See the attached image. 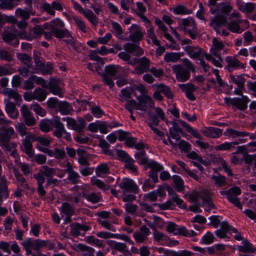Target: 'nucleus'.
<instances>
[{
  "label": "nucleus",
  "instance_id": "obj_2",
  "mask_svg": "<svg viewBox=\"0 0 256 256\" xmlns=\"http://www.w3.org/2000/svg\"><path fill=\"white\" fill-rule=\"evenodd\" d=\"M48 29L50 32H46L43 33L44 38L48 40H51L52 38V34L58 38H70V40H64L67 43H71L73 41L71 34L67 29L64 28V22L60 18H56L52 20L49 24H48Z\"/></svg>",
  "mask_w": 256,
  "mask_h": 256
},
{
  "label": "nucleus",
  "instance_id": "obj_31",
  "mask_svg": "<svg viewBox=\"0 0 256 256\" xmlns=\"http://www.w3.org/2000/svg\"><path fill=\"white\" fill-rule=\"evenodd\" d=\"M212 193L206 190L202 192V199L205 205L208 208V210L214 207V204L212 200Z\"/></svg>",
  "mask_w": 256,
  "mask_h": 256
},
{
  "label": "nucleus",
  "instance_id": "obj_28",
  "mask_svg": "<svg viewBox=\"0 0 256 256\" xmlns=\"http://www.w3.org/2000/svg\"><path fill=\"white\" fill-rule=\"evenodd\" d=\"M8 182L4 175L0 174V195L7 198L9 196Z\"/></svg>",
  "mask_w": 256,
  "mask_h": 256
},
{
  "label": "nucleus",
  "instance_id": "obj_16",
  "mask_svg": "<svg viewBox=\"0 0 256 256\" xmlns=\"http://www.w3.org/2000/svg\"><path fill=\"white\" fill-rule=\"evenodd\" d=\"M32 140L35 141V136L30 134L26 136L22 142V150L30 158H34V154Z\"/></svg>",
  "mask_w": 256,
  "mask_h": 256
},
{
  "label": "nucleus",
  "instance_id": "obj_37",
  "mask_svg": "<svg viewBox=\"0 0 256 256\" xmlns=\"http://www.w3.org/2000/svg\"><path fill=\"white\" fill-rule=\"evenodd\" d=\"M4 94L9 98L14 99L18 104L22 102L21 96L16 92L10 88H4L3 90Z\"/></svg>",
  "mask_w": 256,
  "mask_h": 256
},
{
  "label": "nucleus",
  "instance_id": "obj_18",
  "mask_svg": "<svg viewBox=\"0 0 256 256\" xmlns=\"http://www.w3.org/2000/svg\"><path fill=\"white\" fill-rule=\"evenodd\" d=\"M226 22L227 20L225 16L222 15H217L211 18L210 26L213 28L217 33H220V28L223 26L226 25Z\"/></svg>",
  "mask_w": 256,
  "mask_h": 256
},
{
  "label": "nucleus",
  "instance_id": "obj_9",
  "mask_svg": "<svg viewBox=\"0 0 256 256\" xmlns=\"http://www.w3.org/2000/svg\"><path fill=\"white\" fill-rule=\"evenodd\" d=\"M172 68L173 72L175 74L176 78L178 82H184L190 78V72L182 65H174Z\"/></svg>",
  "mask_w": 256,
  "mask_h": 256
},
{
  "label": "nucleus",
  "instance_id": "obj_30",
  "mask_svg": "<svg viewBox=\"0 0 256 256\" xmlns=\"http://www.w3.org/2000/svg\"><path fill=\"white\" fill-rule=\"evenodd\" d=\"M96 176L98 177H103L104 176L110 174V164L102 163L98 166L95 170Z\"/></svg>",
  "mask_w": 256,
  "mask_h": 256
},
{
  "label": "nucleus",
  "instance_id": "obj_4",
  "mask_svg": "<svg viewBox=\"0 0 256 256\" xmlns=\"http://www.w3.org/2000/svg\"><path fill=\"white\" fill-rule=\"evenodd\" d=\"M140 164L145 166V170L148 168L151 169L149 172L148 176L154 183H157L158 181V172L163 170V166L156 161L150 160L148 158H142Z\"/></svg>",
  "mask_w": 256,
  "mask_h": 256
},
{
  "label": "nucleus",
  "instance_id": "obj_24",
  "mask_svg": "<svg viewBox=\"0 0 256 256\" xmlns=\"http://www.w3.org/2000/svg\"><path fill=\"white\" fill-rule=\"evenodd\" d=\"M106 242L112 250H118L125 254H131L130 251L128 250L126 245L124 243L118 242L113 240H108Z\"/></svg>",
  "mask_w": 256,
  "mask_h": 256
},
{
  "label": "nucleus",
  "instance_id": "obj_57",
  "mask_svg": "<svg viewBox=\"0 0 256 256\" xmlns=\"http://www.w3.org/2000/svg\"><path fill=\"white\" fill-rule=\"evenodd\" d=\"M30 108L32 110L37 114L44 116L46 114V110L42 108L38 103H34L30 105Z\"/></svg>",
  "mask_w": 256,
  "mask_h": 256
},
{
  "label": "nucleus",
  "instance_id": "obj_55",
  "mask_svg": "<svg viewBox=\"0 0 256 256\" xmlns=\"http://www.w3.org/2000/svg\"><path fill=\"white\" fill-rule=\"evenodd\" d=\"M0 59L6 62H12L13 54L10 52L4 49L0 50Z\"/></svg>",
  "mask_w": 256,
  "mask_h": 256
},
{
  "label": "nucleus",
  "instance_id": "obj_36",
  "mask_svg": "<svg viewBox=\"0 0 256 256\" xmlns=\"http://www.w3.org/2000/svg\"><path fill=\"white\" fill-rule=\"evenodd\" d=\"M16 14L17 16H20L24 20H28L30 18V15H34L31 9L24 10L21 8H18L16 10Z\"/></svg>",
  "mask_w": 256,
  "mask_h": 256
},
{
  "label": "nucleus",
  "instance_id": "obj_45",
  "mask_svg": "<svg viewBox=\"0 0 256 256\" xmlns=\"http://www.w3.org/2000/svg\"><path fill=\"white\" fill-rule=\"evenodd\" d=\"M17 57L18 59L23 62L28 68L32 66V58L28 54L20 53L18 54Z\"/></svg>",
  "mask_w": 256,
  "mask_h": 256
},
{
  "label": "nucleus",
  "instance_id": "obj_20",
  "mask_svg": "<svg viewBox=\"0 0 256 256\" xmlns=\"http://www.w3.org/2000/svg\"><path fill=\"white\" fill-rule=\"evenodd\" d=\"M44 176L42 173V170H40L38 172L33 175V178L36 179L38 184V192L40 196H44L46 192L44 189V184L45 182Z\"/></svg>",
  "mask_w": 256,
  "mask_h": 256
},
{
  "label": "nucleus",
  "instance_id": "obj_35",
  "mask_svg": "<svg viewBox=\"0 0 256 256\" xmlns=\"http://www.w3.org/2000/svg\"><path fill=\"white\" fill-rule=\"evenodd\" d=\"M241 192L242 191L240 188V190L238 194L230 192L227 197L229 202L240 209H242V206L240 201V199L237 198V196L240 195Z\"/></svg>",
  "mask_w": 256,
  "mask_h": 256
},
{
  "label": "nucleus",
  "instance_id": "obj_23",
  "mask_svg": "<svg viewBox=\"0 0 256 256\" xmlns=\"http://www.w3.org/2000/svg\"><path fill=\"white\" fill-rule=\"evenodd\" d=\"M2 39L7 44L15 46L19 44V40L16 34L8 31L2 32Z\"/></svg>",
  "mask_w": 256,
  "mask_h": 256
},
{
  "label": "nucleus",
  "instance_id": "obj_40",
  "mask_svg": "<svg viewBox=\"0 0 256 256\" xmlns=\"http://www.w3.org/2000/svg\"><path fill=\"white\" fill-rule=\"evenodd\" d=\"M84 16L94 26L98 24V19L91 10H86Z\"/></svg>",
  "mask_w": 256,
  "mask_h": 256
},
{
  "label": "nucleus",
  "instance_id": "obj_7",
  "mask_svg": "<svg viewBox=\"0 0 256 256\" xmlns=\"http://www.w3.org/2000/svg\"><path fill=\"white\" fill-rule=\"evenodd\" d=\"M62 120L66 122L67 126L78 132H82L86 126L84 120L82 118H78L77 120L70 117L62 118Z\"/></svg>",
  "mask_w": 256,
  "mask_h": 256
},
{
  "label": "nucleus",
  "instance_id": "obj_27",
  "mask_svg": "<svg viewBox=\"0 0 256 256\" xmlns=\"http://www.w3.org/2000/svg\"><path fill=\"white\" fill-rule=\"evenodd\" d=\"M212 45L210 52L213 56H218L219 54H220V51L224 48V44L216 38L212 39Z\"/></svg>",
  "mask_w": 256,
  "mask_h": 256
},
{
  "label": "nucleus",
  "instance_id": "obj_33",
  "mask_svg": "<svg viewBox=\"0 0 256 256\" xmlns=\"http://www.w3.org/2000/svg\"><path fill=\"white\" fill-rule=\"evenodd\" d=\"M75 250L82 252L84 256H93L95 251L92 248L82 244H78L76 245Z\"/></svg>",
  "mask_w": 256,
  "mask_h": 256
},
{
  "label": "nucleus",
  "instance_id": "obj_5",
  "mask_svg": "<svg viewBox=\"0 0 256 256\" xmlns=\"http://www.w3.org/2000/svg\"><path fill=\"white\" fill-rule=\"evenodd\" d=\"M182 30L186 34H188L192 40H195L198 35L196 24L191 18H184L182 20Z\"/></svg>",
  "mask_w": 256,
  "mask_h": 256
},
{
  "label": "nucleus",
  "instance_id": "obj_26",
  "mask_svg": "<svg viewBox=\"0 0 256 256\" xmlns=\"http://www.w3.org/2000/svg\"><path fill=\"white\" fill-rule=\"evenodd\" d=\"M70 234L73 236H78L80 234V231L86 232L90 229L89 226L82 224L78 222L74 223L70 225Z\"/></svg>",
  "mask_w": 256,
  "mask_h": 256
},
{
  "label": "nucleus",
  "instance_id": "obj_32",
  "mask_svg": "<svg viewBox=\"0 0 256 256\" xmlns=\"http://www.w3.org/2000/svg\"><path fill=\"white\" fill-rule=\"evenodd\" d=\"M6 110L9 116L12 118H16L18 116V111L13 102H8L6 104Z\"/></svg>",
  "mask_w": 256,
  "mask_h": 256
},
{
  "label": "nucleus",
  "instance_id": "obj_6",
  "mask_svg": "<svg viewBox=\"0 0 256 256\" xmlns=\"http://www.w3.org/2000/svg\"><path fill=\"white\" fill-rule=\"evenodd\" d=\"M249 27L250 24L246 20H239L237 21L232 20L227 24L228 29L236 34H241Z\"/></svg>",
  "mask_w": 256,
  "mask_h": 256
},
{
  "label": "nucleus",
  "instance_id": "obj_52",
  "mask_svg": "<svg viewBox=\"0 0 256 256\" xmlns=\"http://www.w3.org/2000/svg\"><path fill=\"white\" fill-rule=\"evenodd\" d=\"M52 155L50 156L54 157L58 160L64 159L66 156L65 150L64 148H55L54 151L52 150Z\"/></svg>",
  "mask_w": 256,
  "mask_h": 256
},
{
  "label": "nucleus",
  "instance_id": "obj_56",
  "mask_svg": "<svg viewBox=\"0 0 256 256\" xmlns=\"http://www.w3.org/2000/svg\"><path fill=\"white\" fill-rule=\"evenodd\" d=\"M119 67L114 65H109L105 67V72L107 76L109 75L111 77L115 76Z\"/></svg>",
  "mask_w": 256,
  "mask_h": 256
},
{
  "label": "nucleus",
  "instance_id": "obj_10",
  "mask_svg": "<svg viewBox=\"0 0 256 256\" xmlns=\"http://www.w3.org/2000/svg\"><path fill=\"white\" fill-rule=\"evenodd\" d=\"M138 64L134 70V73L136 74H142L145 72H148L150 66V60L146 56L136 58Z\"/></svg>",
  "mask_w": 256,
  "mask_h": 256
},
{
  "label": "nucleus",
  "instance_id": "obj_38",
  "mask_svg": "<svg viewBox=\"0 0 256 256\" xmlns=\"http://www.w3.org/2000/svg\"><path fill=\"white\" fill-rule=\"evenodd\" d=\"M58 108L60 112L63 115L68 114L72 110L71 106L66 102H59Z\"/></svg>",
  "mask_w": 256,
  "mask_h": 256
},
{
  "label": "nucleus",
  "instance_id": "obj_13",
  "mask_svg": "<svg viewBox=\"0 0 256 256\" xmlns=\"http://www.w3.org/2000/svg\"><path fill=\"white\" fill-rule=\"evenodd\" d=\"M130 35L128 40L134 42H137L142 40L144 32L136 24H132L128 29Z\"/></svg>",
  "mask_w": 256,
  "mask_h": 256
},
{
  "label": "nucleus",
  "instance_id": "obj_62",
  "mask_svg": "<svg viewBox=\"0 0 256 256\" xmlns=\"http://www.w3.org/2000/svg\"><path fill=\"white\" fill-rule=\"evenodd\" d=\"M98 130L100 133L103 134H106L108 133L107 128H113L116 126V125L110 126L108 125L106 122L104 121H100L98 122Z\"/></svg>",
  "mask_w": 256,
  "mask_h": 256
},
{
  "label": "nucleus",
  "instance_id": "obj_34",
  "mask_svg": "<svg viewBox=\"0 0 256 256\" xmlns=\"http://www.w3.org/2000/svg\"><path fill=\"white\" fill-rule=\"evenodd\" d=\"M224 134L232 138L244 137L249 136L250 134L246 132H240L232 128H228L224 132Z\"/></svg>",
  "mask_w": 256,
  "mask_h": 256
},
{
  "label": "nucleus",
  "instance_id": "obj_58",
  "mask_svg": "<svg viewBox=\"0 0 256 256\" xmlns=\"http://www.w3.org/2000/svg\"><path fill=\"white\" fill-rule=\"evenodd\" d=\"M214 235L210 232H207L201 240V242L206 244H210L214 241Z\"/></svg>",
  "mask_w": 256,
  "mask_h": 256
},
{
  "label": "nucleus",
  "instance_id": "obj_63",
  "mask_svg": "<svg viewBox=\"0 0 256 256\" xmlns=\"http://www.w3.org/2000/svg\"><path fill=\"white\" fill-rule=\"evenodd\" d=\"M134 238L136 243H143L148 240V237L140 232H136L133 234Z\"/></svg>",
  "mask_w": 256,
  "mask_h": 256
},
{
  "label": "nucleus",
  "instance_id": "obj_19",
  "mask_svg": "<svg viewBox=\"0 0 256 256\" xmlns=\"http://www.w3.org/2000/svg\"><path fill=\"white\" fill-rule=\"evenodd\" d=\"M52 127L56 130L54 132V135L60 138H62V132H65L64 124L61 122L60 116H55L52 118Z\"/></svg>",
  "mask_w": 256,
  "mask_h": 256
},
{
  "label": "nucleus",
  "instance_id": "obj_21",
  "mask_svg": "<svg viewBox=\"0 0 256 256\" xmlns=\"http://www.w3.org/2000/svg\"><path fill=\"white\" fill-rule=\"evenodd\" d=\"M123 48L128 53L136 56H140L144 54L143 50L138 45L134 43H126L124 44Z\"/></svg>",
  "mask_w": 256,
  "mask_h": 256
},
{
  "label": "nucleus",
  "instance_id": "obj_53",
  "mask_svg": "<svg viewBox=\"0 0 256 256\" xmlns=\"http://www.w3.org/2000/svg\"><path fill=\"white\" fill-rule=\"evenodd\" d=\"M67 173L68 180L70 181L72 184H76L79 182L80 176L77 172L73 170Z\"/></svg>",
  "mask_w": 256,
  "mask_h": 256
},
{
  "label": "nucleus",
  "instance_id": "obj_3",
  "mask_svg": "<svg viewBox=\"0 0 256 256\" xmlns=\"http://www.w3.org/2000/svg\"><path fill=\"white\" fill-rule=\"evenodd\" d=\"M48 242L46 240L37 239L32 240L30 238L25 240L22 244L23 248L26 251L27 255H32V256H37L36 254L33 253L32 250L38 251L40 248L47 246Z\"/></svg>",
  "mask_w": 256,
  "mask_h": 256
},
{
  "label": "nucleus",
  "instance_id": "obj_54",
  "mask_svg": "<svg viewBox=\"0 0 256 256\" xmlns=\"http://www.w3.org/2000/svg\"><path fill=\"white\" fill-rule=\"evenodd\" d=\"M120 94V100L122 102H128V99L131 97V92L130 88H126L121 90Z\"/></svg>",
  "mask_w": 256,
  "mask_h": 256
},
{
  "label": "nucleus",
  "instance_id": "obj_48",
  "mask_svg": "<svg viewBox=\"0 0 256 256\" xmlns=\"http://www.w3.org/2000/svg\"><path fill=\"white\" fill-rule=\"evenodd\" d=\"M99 146L104 154L110 156L113 155L112 152L110 150V144L104 140L102 138L100 140Z\"/></svg>",
  "mask_w": 256,
  "mask_h": 256
},
{
  "label": "nucleus",
  "instance_id": "obj_11",
  "mask_svg": "<svg viewBox=\"0 0 256 256\" xmlns=\"http://www.w3.org/2000/svg\"><path fill=\"white\" fill-rule=\"evenodd\" d=\"M120 187L122 190L123 193L131 192L137 194L138 192V186L132 179L124 178L120 184Z\"/></svg>",
  "mask_w": 256,
  "mask_h": 256
},
{
  "label": "nucleus",
  "instance_id": "obj_44",
  "mask_svg": "<svg viewBox=\"0 0 256 256\" xmlns=\"http://www.w3.org/2000/svg\"><path fill=\"white\" fill-rule=\"evenodd\" d=\"M40 129L44 132H47L52 129V120H44L40 123Z\"/></svg>",
  "mask_w": 256,
  "mask_h": 256
},
{
  "label": "nucleus",
  "instance_id": "obj_46",
  "mask_svg": "<svg viewBox=\"0 0 256 256\" xmlns=\"http://www.w3.org/2000/svg\"><path fill=\"white\" fill-rule=\"evenodd\" d=\"M221 10L222 12L224 14H228L232 10V7L229 4L222 3L218 6L217 9H213V8H212L210 10L211 13L214 14L216 12L217 10Z\"/></svg>",
  "mask_w": 256,
  "mask_h": 256
},
{
  "label": "nucleus",
  "instance_id": "obj_25",
  "mask_svg": "<svg viewBox=\"0 0 256 256\" xmlns=\"http://www.w3.org/2000/svg\"><path fill=\"white\" fill-rule=\"evenodd\" d=\"M167 136L168 142L172 148H176L178 146L182 151H183L185 152H186L190 150L191 146L188 142L183 140H180L178 143L177 142H174L170 138L168 134H167Z\"/></svg>",
  "mask_w": 256,
  "mask_h": 256
},
{
  "label": "nucleus",
  "instance_id": "obj_41",
  "mask_svg": "<svg viewBox=\"0 0 256 256\" xmlns=\"http://www.w3.org/2000/svg\"><path fill=\"white\" fill-rule=\"evenodd\" d=\"M212 180L214 182V184L217 187H222L227 184L226 178L222 175L215 176H211Z\"/></svg>",
  "mask_w": 256,
  "mask_h": 256
},
{
  "label": "nucleus",
  "instance_id": "obj_14",
  "mask_svg": "<svg viewBox=\"0 0 256 256\" xmlns=\"http://www.w3.org/2000/svg\"><path fill=\"white\" fill-rule=\"evenodd\" d=\"M225 62L226 63L225 68L229 72L245 68L244 64L237 58V56L236 55L234 56H227L225 58Z\"/></svg>",
  "mask_w": 256,
  "mask_h": 256
},
{
  "label": "nucleus",
  "instance_id": "obj_49",
  "mask_svg": "<svg viewBox=\"0 0 256 256\" xmlns=\"http://www.w3.org/2000/svg\"><path fill=\"white\" fill-rule=\"evenodd\" d=\"M172 180L175 185V188L177 191L182 192L184 189V182L179 176H173Z\"/></svg>",
  "mask_w": 256,
  "mask_h": 256
},
{
  "label": "nucleus",
  "instance_id": "obj_39",
  "mask_svg": "<svg viewBox=\"0 0 256 256\" xmlns=\"http://www.w3.org/2000/svg\"><path fill=\"white\" fill-rule=\"evenodd\" d=\"M60 211L61 214L65 216L74 215V208L66 202L62 204Z\"/></svg>",
  "mask_w": 256,
  "mask_h": 256
},
{
  "label": "nucleus",
  "instance_id": "obj_50",
  "mask_svg": "<svg viewBox=\"0 0 256 256\" xmlns=\"http://www.w3.org/2000/svg\"><path fill=\"white\" fill-rule=\"evenodd\" d=\"M82 196L85 197L88 201L93 204H96L99 202L101 198L100 195L98 193L91 192L88 196H86L84 194H83Z\"/></svg>",
  "mask_w": 256,
  "mask_h": 256
},
{
  "label": "nucleus",
  "instance_id": "obj_1",
  "mask_svg": "<svg viewBox=\"0 0 256 256\" xmlns=\"http://www.w3.org/2000/svg\"><path fill=\"white\" fill-rule=\"evenodd\" d=\"M16 134L12 127L4 128L0 132V146L6 154L14 158L18 156L16 147L17 144L10 140L14 138Z\"/></svg>",
  "mask_w": 256,
  "mask_h": 256
},
{
  "label": "nucleus",
  "instance_id": "obj_17",
  "mask_svg": "<svg viewBox=\"0 0 256 256\" xmlns=\"http://www.w3.org/2000/svg\"><path fill=\"white\" fill-rule=\"evenodd\" d=\"M179 88L182 91L186 94V97L192 101L196 100V96L193 94V92H196L198 86H194L192 83H187L185 84H178Z\"/></svg>",
  "mask_w": 256,
  "mask_h": 256
},
{
  "label": "nucleus",
  "instance_id": "obj_43",
  "mask_svg": "<svg viewBox=\"0 0 256 256\" xmlns=\"http://www.w3.org/2000/svg\"><path fill=\"white\" fill-rule=\"evenodd\" d=\"M230 77L232 82L234 83L237 86H241L242 88L244 86L246 79L244 78L243 75L234 76L230 74Z\"/></svg>",
  "mask_w": 256,
  "mask_h": 256
},
{
  "label": "nucleus",
  "instance_id": "obj_59",
  "mask_svg": "<svg viewBox=\"0 0 256 256\" xmlns=\"http://www.w3.org/2000/svg\"><path fill=\"white\" fill-rule=\"evenodd\" d=\"M40 170H42L44 175L48 178L52 177L56 172V170L54 168H50L47 166H43Z\"/></svg>",
  "mask_w": 256,
  "mask_h": 256
},
{
  "label": "nucleus",
  "instance_id": "obj_64",
  "mask_svg": "<svg viewBox=\"0 0 256 256\" xmlns=\"http://www.w3.org/2000/svg\"><path fill=\"white\" fill-rule=\"evenodd\" d=\"M73 20L80 30L84 32H87L86 26L84 21L80 20L76 16H74Z\"/></svg>",
  "mask_w": 256,
  "mask_h": 256
},
{
  "label": "nucleus",
  "instance_id": "obj_61",
  "mask_svg": "<svg viewBox=\"0 0 256 256\" xmlns=\"http://www.w3.org/2000/svg\"><path fill=\"white\" fill-rule=\"evenodd\" d=\"M112 28L114 31L116 36L121 40H123V38L120 36V35L123 33V30L120 25L118 22H112Z\"/></svg>",
  "mask_w": 256,
  "mask_h": 256
},
{
  "label": "nucleus",
  "instance_id": "obj_51",
  "mask_svg": "<svg viewBox=\"0 0 256 256\" xmlns=\"http://www.w3.org/2000/svg\"><path fill=\"white\" fill-rule=\"evenodd\" d=\"M90 182L92 185L95 186L100 189H102L104 190H106L108 189L106 187V185L102 181L97 178L95 176L91 178Z\"/></svg>",
  "mask_w": 256,
  "mask_h": 256
},
{
  "label": "nucleus",
  "instance_id": "obj_47",
  "mask_svg": "<svg viewBox=\"0 0 256 256\" xmlns=\"http://www.w3.org/2000/svg\"><path fill=\"white\" fill-rule=\"evenodd\" d=\"M125 163V168L132 171L133 173L137 172V167L134 164L135 160L129 156L124 162Z\"/></svg>",
  "mask_w": 256,
  "mask_h": 256
},
{
  "label": "nucleus",
  "instance_id": "obj_12",
  "mask_svg": "<svg viewBox=\"0 0 256 256\" xmlns=\"http://www.w3.org/2000/svg\"><path fill=\"white\" fill-rule=\"evenodd\" d=\"M136 110L144 112H146L148 108H153L154 104L153 100L148 96H143L138 98Z\"/></svg>",
  "mask_w": 256,
  "mask_h": 256
},
{
  "label": "nucleus",
  "instance_id": "obj_15",
  "mask_svg": "<svg viewBox=\"0 0 256 256\" xmlns=\"http://www.w3.org/2000/svg\"><path fill=\"white\" fill-rule=\"evenodd\" d=\"M184 50L191 58L200 60L204 58V50L198 46H188Z\"/></svg>",
  "mask_w": 256,
  "mask_h": 256
},
{
  "label": "nucleus",
  "instance_id": "obj_42",
  "mask_svg": "<svg viewBox=\"0 0 256 256\" xmlns=\"http://www.w3.org/2000/svg\"><path fill=\"white\" fill-rule=\"evenodd\" d=\"M33 92L34 100H36L39 102L44 101L47 96L46 91L41 88H37Z\"/></svg>",
  "mask_w": 256,
  "mask_h": 256
},
{
  "label": "nucleus",
  "instance_id": "obj_8",
  "mask_svg": "<svg viewBox=\"0 0 256 256\" xmlns=\"http://www.w3.org/2000/svg\"><path fill=\"white\" fill-rule=\"evenodd\" d=\"M226 102L240 110H244L248 107L249 100L246 96H242L241 98H226Z\"/></svg>",
  "mask_w": 256,
  "mask_h": 256
},
{
  "label": "nucleus",
  "instance_id": "obj_22",
  "mask_svg": "<svg viewBox=\"0 0 256 256\" xmlns=\"http://www.w3.org/2000/svg\"><path fill=\"white\" fill-rule=\"evenodd\" d=\"M202 133L208 138H216L220 137L222 134V130L214 127L206 128L201 130Z\"/></svg>",
  "mask_w": 256,
  "mask_h": 256
},
{
  "label": "nucleus",
  "instance_id": "obj_29",
  "mask_svg": "<svg viewBox=\"0 0 256 256\" xmlns=\"http://www.w3.org/2000/svg\"><path fill=\"white\" fill-rule=\"evenodd\" d=\"M183 56V52H167L164 56V60L166 62L175 63L178 62Z\"/></svg>",
  "mask_w": 256,
  "mask_h": 256
},
{
  "label": "nucleus",
  "instance_id": "obj_60",
  "mask_svg": "<svg viewBox=\"0 0 256 256\" xmlns=\"http://www.w3.org/2000/svg\"><path fill=\"white\" fill-rule=\"evenodd\" d=\"M15 177L18 182L19 184L23 186L24 188H28V185L26 183V178L20 174L18 170L14 171Z\"/></svg>",
  "mask_w": 256,
  "mask_h": 256
}]
</instances>
